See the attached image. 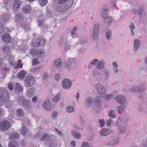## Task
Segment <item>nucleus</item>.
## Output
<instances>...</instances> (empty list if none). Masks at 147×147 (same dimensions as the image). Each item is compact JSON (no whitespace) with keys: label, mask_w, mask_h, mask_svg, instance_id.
Segmentation results:
<instances>
[{"label":"nucleus","mask_w":147,"mask_h":147,"mask_svg":"<svg viewBox=\"0 0 147 147\" xmlns=\"http://www.w3.org/2000/svg\"><path fill=\"white\" fill-rule=\"evenodd\" d=\"M44 108L46 110H50L52 109L51 104L49 100H46L43 104Z\"/></svg>","instance_id":"obj_12"},{"label":"nucleus","mask_w":147,"mask_h":147,"mask_svg":"<svg viewBox=\"0 0 147 147\" xmlns=\"http://www.w3.org/2000/svg\"><path fill=\"white\" fill-rule=\"evenodd\" d=\"M105 61H99L97 63L96 67L99 70H102L105 69Z\"/></svg>","instance_id":"obj_17"},{"label":"nucleus","mask_w":147,"mask_h":147,"mask_svg":"<svg viewBox=\"0 0 147 147\" xmlns=\"http://www.w3.org/2000/svg\"><path fill=\"white\" fill-rule=\"evenodd\" d=\"M57 114V112L56 111L53 112L52 114V118L53 119H55L56 117Z\"/></svg>","instance_id":"obj_63"},{"label":"nucleus","mask_w":147,"mask_h":147,"mask_svg":"<svg viewBox=\"0 0 147 147\" xmlns=\"http://www.w3.org/2000/svg\"><path fill=\"white\" fill-rule=\"evenodd\" d=\"M18 103L19 104H21V102L23 103V102L25 100L24 98L22 96L19 97L18 99Z\"/></svg>","instance_id":"obj_50"},{"label":"nucleus","mask_w":147,"mask_h":147,"mask_svg":"<svg viewBox=\"0 0 147 147\" xmlns=\"http://www.w3.org/2000/svg\"><path fill=\"white\" fill-rule=\"evenodd\" d=\"M23 106L24 108L26 109H30V105L29 102L26 100L23 102Z\"/></svg>","instance_id":"obj_26"},{"label":"nucleus","mask_w":147,"mask_h":147,"mask_svg":"<svg viewBox=\"0 0 147 147\" xmlns=\"http://www.w3.org/2000/svg\"><path fill=\"white\" fill-rule=\"evenodd\" d=\"M129 28L130 30H134L135 29V27L134 24L133 23H131V25L129 26Z\"/></svg>","instance_id":"obj_62"},{"label":"nucleus","mask_w":147,"mask_h":147,"mask_svg":"<svg viewBox=\"0 0 147 147\" xmlns=\"http://www.w3.org/2000/svg\"><path fill=\"white\" fill-rule=\"evenodd\" d=\"M35 92V89L34 88H32L27 90V96L30 98L33 96Z\"/></svg>","instance_id":"obj_19"},{"label":"nucleus","mask_w":147,"mask_h":147,"mask_svg":"<svg viewBox=\"0 0 147 147\" xmlns=\"http://www.w3.org/2000/svg\"><path fill=\"white\" fill-rule=\"evenodd\" d=\"M119 138L115 139L111 138L106 143V145L108 146H114L117 145L119 143Z\"/></svg>","instance_id":"obj_6"},{"label":"nucleus","mask_w":147,"mask_h":147,"mask_svg":"<svg viewBox=\"0 0 147 147\" xmlns=\"http://www.w3.org/2000/svg\"><path fill=\"white\" fill-rule=\"evenodd\" d=\"M99 30V25L98 24H95L94 27L93 38L94 40H96L98 38Z\"/></svg>","instance_id":"obj_8"},{"label":"nucleus","mask_w":147,"mask_h":147,"mask_svg":"<svg viewBox=\"0 0 147 147\" xmlns=\"http://www.w3.org/2000/svg\"><path fill=\"white\" fill-rule=\"evenodd\" d=\"M82 147H93L92 146H90L87 142H82Z\"/></svg>","instance_id":"obj_49"},{"label":"nucleus","mask_w":147,"mask_h":147,"mask_svg":"<svg viewBox=\"0 0 147 147\" xmlns=\"http://www.w3.org/2000/svg\"><path fill=\"white\" fill-rule=\"evenodd\" d=\"M40 5L42 6H44L46 5L48 2V0H39Z\"/></svg>","instance_id":"obj_44"},{"label":"nucleus","mask_w":147,"mask_h":147,"mask_svg":"<svg viewBox=\"0 0 147 147\" xmlns=\"http://www.w3.org/2000/svg\"><path fill=\"white\" fill-rule=\"evenodd\" d=\"M132 12L135 15H141L143 11L142 10H132Z\"/></svg>","instance_id":"obj_41"},{"label":"nucleus","mask_w":147,"mask_h":147,"mask_svg":"<svg viewBox=\"0 0 147 147\" xmlns=\"http://www.w3.org/2000/svg\"><path fill=\"white\" fill-rule=\"evenodd\" d=\"M20 136L17 133L15 132L12 133L11 134L10 137L13 139H15L19 138H20Z\"/></svg>","instance_id":"obj_32"},{"label":"nucleus","mask_w":147,"mask_h":147,"mask_svg":"<svg viewBox=\"0 0 147 147\" xmlns=\"http://www.w3.org/2000/svg\"><path fill=\"white\" fill-rule=\"evenodd\" d=\"M20 132L22 134H24L27 132V130L25 125H23L20 129Z\"/></svg>","instance_id":"obj_42"},{"label":"nucleus","mask_w":147,"mask_h":147,"mask_svg":"<svg viewBox=\"0 0 147 147\" xmlns=\"http://www.w3.org/2000/svg\"><path fill=\"white\" fill-rule=\"evenodd\" d=\"M15 90L16 91L20 92L22 91L23 89V88L18 83L16 84Z\"/></svg>","instance_id":"obj_38"},{"label":"nucleus","mask_w":147,"mask_h":147,"mask_svg":"<svg viewBox=\"0 0 147 147\" xmlns=\"http://www.w3.org/2000/svg\"><path fill=\"white\" fill-rule=\"evenodd\" d=\"M15 21L16 24L19 26L22 25L24 23V18L21 13H18L15 15Z\"/></svg>","instance_id":"obj_4"},{"label":"nucleus","mask_w":147,"mask_h":147,"mask_svg":"<svg viewBox=\"0 0 147 147\" xmlns=\"http://www.w3.org/2000/svg\"><path fill=\"white\" fill-rule=\"evenodd\" d=\"M17 66L19 67H22L23 64L22 63V61L21 60H19L18 61Z\"/></svg>","instance_id":"obj_61"},{"label":"nucleus","mask_w":147,"mask_h":147,"mask_svg":"<svg viewBox=\"0 0 147 147\" xmlns=\"http://www.w3.org/2000/svg\"><path fill=\"white\" fill-rule=\"evenodd\" d=\"M49 137L48 134H45L43 135L40 138V140L42 141H44L47 139Z\"/></svg>","instance_id":"obj_43"},{"label":"nucleus","mask_w":147,"mask_h":147,"mask_svg":"<svg viewBox=\"0 0 147 147\" xmlns=\"http://www.w3.org/2000/svg\"><path fill=\"white\" fill-rule=\"evenodd\" d=\"M3 40L5 42L9 43L11 40V37L9 34H5L2 36Z\"/></svg>","instance_id":"obj_21"},{"label":"nucleus","mask_w":147,"mask_h":147,"mask_svg":"<svg viewBox=\"0 0 147 147\" xmlns=\"http://www.w3.org/2000/svg\"><path fill=\"white\" fill-rule=\"evenodd\" d=\"M76 27H75L73 28L71 31V33L72 35H74L76 34Z\"/></svg>","instance_id":"obj_64"},{"label":"nucleus","mask_w":147,"mask_h":147,"mask_svg":"<svg viewBox=\"0 0 147 147\" xmlns=\"http://www.w3.org/2000/svg\"><path fill=\"white\" fill-rule=\"evenodd\" d=\"M98 61L97 59H94L90 62V64L92 65H95L96 63H97Z\"/></svg>","instance_id":"obj_58"},{"label":"nucleus","mask_w":147,"mask_h":147,"mask_svg":"<svg viewBox=\"0 0 147 147\" xmlns=\"http://www.w3.org/2000/svg\"><path fill=\"white\" fill-rule=\"evenodd\" d=\"M115 99L116 101L120 104H127V102H126L125 97L122 95H117L115 97Z\"/></svg>","instance_id":"obj_11"},{"label":"nucleus","mask_w":147,"mask_h":147,"mask_svg":"<svg viewBox=\"0 0 147 147\" xmlns=\"http://www.w3.org/2000/svg\"><path fill=\"white\" fill-rule=\"evenodd\" d=\"M22 4L21 0H15L13 8L14 9L19 8Z\"/></svg>","instance_id":"obj_22"},{"label":"nucleus","mask_w":147,"mask_h":147,"mask_svg":"<svg viewBox=\"0 0 147 147\" xmlns=\"http://www.w3.org/2000/svg\"><path fill=\"white\" fill-rule=\"evenodd\" d=\"M9 99L8 91L4 89L0 90V103L7 102Z\"/></svg>","instance_id":"obj_1"},{"label":"nucleus","mask_w":147,"mask_h":147,"mask_svg":"<svg viewBox=\"0 0 147 147\" xmlns=\"http://www.w3.org/2000/svg\"><path fill=\"white\" fill-rule=\"evenodd\" d=\"M116 3V1H115L113 3H111L108 5L109 9H114L115 8Z\"/></svg>","instance_id":"obj_45"},{"label":"nucleus","mask_w":147,"mask_h":147,"mask_svg":"<svg viewBox=\"0 0 147 147\" xmlns=\"http://www.w3.org/2000/svg\"><path fill=\"white\" fill-rule=\"evenodd\" d=\"M60 94H57L56 96H55L53 99V101L54 102H58L60 98Z\"/></svg>","instance_id":"obj_40"},{"label":"nucleus","mask_w":147,"mask_h":147,"mask_svg":"<svg viewBox=\"0 0 147 147\" xmlns=\"http://www.w3.org/2000/svg\"><path fill=\"white\" fill-rule=\"evenodd\" d=\"M126 128L125 126L121 125L119 127L118 132L119 133L123 134L126 131Z\"/></svg>","instance_id":"obj_29"},{"label":"nucleus","mask_w":147,"mask_h":147,"mask_svg":"<svg viewBox=\"0 0 147 147\" xmlns=\"http://www.w3.org/2000/svg\"><path fill=\"white\" fill-rule=\"evenodd\" d=\"M74 127L75 129L78 130L79 131H83V129L82 128H80L76 124H75L74 125Z\"/></svg>","instance_id":"obj_57"},{"label":"nucleus","mask_w":147,"mask_h":147,"mask_svg":"<svg viewBox=\"0 0 147 147\" xmlns=\"http://www.w3.org/2000/svg\"><path fill=\"white\" fill-rule=\"evenodd\" d=\"M98 122L100 124V126L101 127H103L105 126V122L104 119H101L99 120L98 121Z\"/></svg>","instance_id":"obj_53"},{"label":"nucleus","mask_w":147,"mask_h":147,"mask_svg":"<svg viewBox=\"0 0 147 147\" xmlns=\"http://www.w3.org/2000/svg\"><path fill=\"white\" fill-rule=\"evenodd\" d=\"M71 46L68 43L67 40H66L65 43V45L64 47V50L66 52L70 49Z\"/></svg>","instance_id":"obj_37"},{"label":"nucleus","mask_w":147,"mask_h":147,"mask_svg":"<svg viewBox=\"0 0 147 147\" xmlns=\"http://www.w3.org/2000/svg\"><path fill=\"white\" fill-rule=\"evenodd\" d=\"M131 91L133 92H138V89L136 86H132L131 88Z\"/></svg>","instance_id":"obj_55"},{"label":"nucleus","mask_w":147,"mask_h":147,"mask_svg":"<svg viewBox=\"0 0 147 147\" xmlns=\"http://www.w3.org/2000/svg\"><path fill=\"white\" fill-rule=\"evenodd\" d=\"M94 102L95 103L99 104L101 102L100 98L99 96H97L94 99Z\"/></svg>","instance_id":"obj_52"},{"label":"nucleus","mask_w":147,"mask_h":147,"mask_svg":"<svg viewBox=\"0 0 147 147\" xmlns=\"http://www.w3.org/2000/svg\"><path fill=\"white\" fill-rule=\"evenodd\" d=\"M113 94H112L110 95L107 94L105 96V99L106 100H109L110 99L111 96Z\"/></svg>","instance_id":"obj_60"},{"label":"nucleus","mask_w":147,"mask_h":147,"mask_svg":"<svg viewBox=\"0 0 147 147\" xmlns=\"http://www.w3.org/2000/svg\"><path fill=\"white\" fill-rule=\"evenodd\" d=\"M72 82L69 79H65L62 82V86L63 89H68L71 86Z\"/></svg>","instance_id":"obj_10"},{"label":"nucleus","mask_w":147,"mask_h":147,"mask_svg":"<svg viewBox=\"0 0 147 147\" xmlns=\"http://www.w3.org/2000/svg\"><path fill=\"white\" fill-rule=\"evenodd\" d=\"M8 87L9 90L11 91L13 89V84L12 83H8Z\"/></svg>","instance_id":"obj_59"},{"label":"nucleus","mask_w":147,"mask_h":147,"mask_svg":"<svg viewBox=\"0 0 147 147\" xmlns=\"http://www.w3.org/2000/svg\"><path fill=\"white\" fill-rule=\"evenodd\" d=\"M109 115L110 118H115L116 117V115L115 111L113 110H111L109 111Z\"/></svg>","instance_id":"obj_34"},{"label":"nucleus","mask_w":147,"mask_h":147,"mask_svg":"<svg viewBox=\"0 0 147 147\" xmlns=\"http://www.w3.org/2000/svg\"><path fill=\"white\" fill-rule=\"evenodd\" d=\"M140 41L138 39H136L134 41V52H136L139 47Z\"/></svg>","instance_id":"obj_14"},{"label":"nucleus","mask_w":147,"mask_h":147,"mask_svg":"<svg viewBox=\"0 0 147 147\" xmlns=\"http://www.w3.org/2000/svg\"><path fill=\"white\" fill-rule=\"evenodd\" d=\"M65 38L64 37L63 38H61L59 40V44L60 46L62 45L63 41L65 42L66 40H65Z\"/></svg>","instance_id":"obj_54"},{"label":"nucleus","mask_w":147,"mask_h":147,"mask_svg":"<svg viewBox=\"0 0 147 147\" xmlns=\"http://www.w3.org/2000/svg\"><path fill=\"white\" fill-rule=\"evenodd\" d=\"M66 110L67 112L71 113L73 112L74 108L71 106H69L66 108Z\"/></svg>","instance_id":"obj_48"},{"label":"nucleus","mask_w":147,"mask_h":147,"mask_svg":"<svg viewBox=\"0 0 147 147\" xmlns=\"http://www.w3.org/2000/svg\"><path fill=\"white\" fill-rule=\"evenodd\" d=\"M8 147H17V144L14 142H11L9 143Z\"/></svg>","instance_id":"obj_46"},{"label":"nucleus","mask_w":147,"mask_h":147,"mask_svg":"<svg viewBox=\"0 0 147 147\" xmlns=\"http://www.w3.org/2000/svg\"><path fill=\"white\" fill-rule=\"evenodd\" d=\"M137 110L139 112L144 113L145 112V109L144 106L142 104H139L137 107Z\"/></svg>","instance_id":"obj_28"},{"label":"nucleus","mask_w":147,"mask_h":147,"mask_svg":"<svg viewBox=\"0 0 147 147\" xmlns=\"http://www.w3.org/2000/svg\"><path fill=\"white\" fill-rule=\"evenodd\" d=\"M106 36L107 39L109 40L111 37V32L110 30L107 32L106 33Z\"/></svg>","instance_id":"obj_47"},{"label":"nucleus","mask_w":147,"mask_h":147,"mask_svg":"<svg viewBox=\"0 0 147 147\" xmlns=\"http://www.w3.org/2000/svg\"><path fill=\"white\" fill-rule=\"evenodd\" d=\"M55 64L57 67L59 68L62 65L61 61L60 59H58L55 60Z\"/></svg>","instance_id":"obj_35"},{"label":"nucleus","mask_w":147,"mask_h":147,"mask_svg":"<svg viewBox=\"0 0 147 147\" xmlns=\"http://www.w3.org/2000/svg\"><path fill=\"white\" fill-rule=\"evenodd\" d=\"M86 103L87 105H90L93 102V100L91 97H88L86 100Z\"/></svg>","instance_id":"obj_36"},{"label":"nucleus","mask_w":147,"mask_h":147,"mask_svg":"<svg viewBox=\"0 0 147 147\" xmlns=\"http://www.w3.org/2000/svg\"><path fill=\"white\" fill-rule=\"evenodd\" d=\"M121 105L117 107L116 108V110L119 113H122L125 110L127 104Z\"/></svg>","instance_id":"obj_16"},{"label":"nucleus","mask_w":147,"mask_h":147,"mask_svg":"<svg viewBox=\"0 0 147 147\" xmlns=\"http://www.w3.org/2000/svg\"><path fill=\"white\" fill-rule=\"evenodd\" d=\"M34 79L32 76H29L26 78L25 80V85L26 87L32 86L34 83Z\"/></svg>","instance_id":"obj_9"},{"label":"nucleus","mask_w":147,"mask_h":147,"mask_svg":"<svg viewBox=\"0 0 147 147\" xmlns=\"http://www.w3.org/2000/svg\"><path fill=\"white\" fill-rule=\"evenodd\" d=\"M96 89L99 94L102 97H104L107 91L106 88L102 85L98 84L96 85Z\"/></svg>","instance_id":"obj_2"},{"label":"nucleus","mask_w":147,"mask_h":147,"mask_svg":"<svg viewBox=\"0 0 147 147\" xmlns=\"http://www.w3.org/2000/svg\"><path fill=\"white\" fill-rule=\"evenodd\" d=\"M11 125L9 121L6 120H3L0 123V129L2 131H5L10 127Z\"/></svg>","instance_id":"obj_5"},{"label":"nucleus","mask_w":147,"mask_h":147,"mask_svg":"<svg viewBox=\"0 0 147 147\" xmlns=\"http://www.w3.org/2000/svg\"><path fill=\"white\" fill-rule=\"evenodd\" d=\"M104 20V22L108 24V26H109L110 24L111 23L112 21V18L110 16H107Z\"/></svg>","instance_id":"obj_30"},{"label":"nucleus","mask_w":147,"mask_h":147,"mask_svg":"<svg viewBox=\"0 0 147 147\" xmlns=\"http://www.w3.org/2000/svg\"><path fill=\"white\" fill-rule=\"evenodd\" d=\"M4 51L5 53H9L10 51V48L8 46H6L3 48Z\"/></svg>","instance_id":"obj_51"},{"label":"nucleus","mask_w":147,"mask_h":147,"mask_svg":"<svg viewBox=\"0 0 147 147\" xmlns=\"http://www.w3.org/2000/svg\"><path fill=\"white\" fill-rule=\"evenodd\" d=\"M44 54V52L43 50L36 49L34 57L40 58L42 57Z\"/></svg>","instance_id":"obj_18"},{"label":"nucleus","mask_w":147,"mask_h":147,"mask_svg":"<svg viewBox=\"0 0 147 147\" xmlns=\"http://www.w3.org/2000/svg\"><path fill=\"white\" fill-rule=\"evenodd\" d=\"M11 16L9 14H4L1 19L4 22L7 21L11 17Z\"/></svg>","instance_id":"obj_33"},{"label":"nucleus","mask_w":147,"mask_h":147,"mask_svg":"<svg viewBox=\"0 0 147 147\" xmlns=\"http://www.w3.org/2000/svg\"><path fill=\"white\" fill-rule=\"evenodd\" d=\"M16 115L19 117H22L24 115V112L23 110L21 109H19L16 111Z\"/></svg>","instance_id":"obj_31"},{"label":"nucleus","mask_w":147,"mask_h":147,"mask_svg":"<svg viewBox=\"0 0 147 147\" xmlns=\"http://www.w3.org/2000/svg\"><path fill=\"white\" fill-rule=\"evenodd\" d=\"M110 132L109 129L103 128L100 131V134L101 136H106L109 134Z\"/></svg>","instance_id":"obj_20"},{"label":"nucleus","mask_w":147,"mask_h":147,"mask_svg":"<svg viewBox=\"0 0 147 147\" xmlns=\"http://www.w3.org/2000/svg\"><path fill=\"white\" fill-rule=\"evenodd\" d=\"M38 26L40 27L41 29H47V26L45 24V22L43 21L40 20H38Z\"/></svg>","instance_id":"obj_25"},{"label":"nucleus","mask_w":147,"mask_h":147,"mask_svg":"<svg viewBox=\"0 0 147 147\" xmlns=\"http://www.w3.org/2000/svg\"><path fill=\"white\" fill-rule=\"evenodd\" d=\"M45 41L42 39H39L37 40L33 43V45L35 47H37L42 46L45 43Z\"/></svg>","instance_id":"obj_15"},{"label":"nucleus","mask_w":147,"mask_h":147,"mask_svg":"<svg viewBox=\"0 0 147 147\" xmlns=\"http://www.w3.org/2000/svg\"><path fill=\"white\" fill-rule=\"evenodd\" d=\"M104 76H105L104 81L105 82L107 81L110 76V73L109 71L107 69H105L103 71Z\"/></svg>","instance_id":"obj_23"},{"label":"nucleus","mask_w":147,"mask_h":147,"mask_svg":"<svg viewBox=\"0 0 147 147\" xmlns=\"http://www.w3.org/2000/svg\"><path fill=\"white\" fill-rule=\"evenodd\" d=\"M76 60L74 59H69L65 61L64 63V67L69 69H73L76 63Z\"/></svg>","instance_id":"obj_3"},{"label":"nucleus","mask_w":147,"mask_h":147,"mask_svg":"<svg viewBox=\"0 0 147 147\" xmlns=\"http://www.w3.org/2000/svg\"><path fill=\"white\" fill-rule=\"evenodd\" d=\"M107 10H102L101 16L103 19H105L107 16Z\"/></svg>","instance_id":"obj_39"},{"label":"nucleus","mask_w":147,"mask_h":147,"mask_svg":"<svg viewBox=\"0 0 147 147\" xmlns=\"http://www.w3.org/2000/svg\"><path fill=\"white\" fill-rule=\"evenodd\" d=\"M26 76V72L24 70H22L18 73V77L19 79H23Z\"/></svg>","instance_id":"obj_24"},{"label":"nucleus","mask_w":147,"mask_h":147,"mask_svg":"<svg viewBox=\"0 0 147 147\" xmlns=\"http://www.w3.org/2000/svg\"><path fill=\"white\" fill-rule=\"evenodd\" d=\"M136 88H137L138 89V92L140 93L144 92L146 90L145 82H143L142 85L136 86Z\"/></svg>","instance_id":"obj_13"},{"label":"nucleus","mask_w":147,"mask_h":147,"mask_svg":"<svg viewBox=\"0 0 147 147\" xmlns=\"http://www.w3.org/2000/svg\"><path fill=\"white\" fill-rule=\"evenodd\" d=\"M35 51V50L34 49H30L29 51L30 54L32 56L34 57Z\"/></svg>","instance_id":"obj_56"},{"label":"nucleus","mask_w":147,"mask_h":147,"mask_svg":"<svg viewBox=\"0 0 147 147\" xmlns=\"http://www.w3.org/2000/svg\"><path fill=\"white\" fill-rule=\"evenodd\" d=\"M74 0H59V3L60 4H64L66 9L70 8L74 3Z\"/></svg>","instance_id":"obj_7"},{"label":"nucleus","mask_w":147,"mask_h":147,"mask_svg":"<svg viewBox=\"0 0 147 147\" xmlns=\"http://www.w3.org/2000/svg\"><path fill=\"white\" fill-rule=\"evenodd\" d=\"M71 134L75 138L80 139L81 137V135L80 133L74 130L72 131L71 132Z\"/></svg>","instance_id":"obj_27"}]
</instances>
